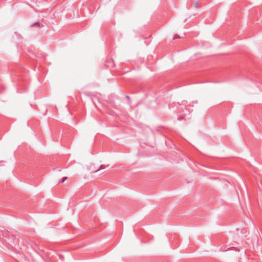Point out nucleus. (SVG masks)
<instances>
[{
	"label": "nucleus",
	"mask_w": 262,
	"mask_h": 262,
	"mask_svg": "<svg viewBox=\"0 0 262 262\" xmlns=\"http://www.w3.org/2000/svg\"><path fill=\"white\" fill-rule=\"evenodd\" d=\"M39 26H40V24L39 23H35L31 25L32 27H39Z\"/></svg>",
	"instance_id": "7ed1b4c3"
},
{
	"label": "nucleus",
	"mask_w": 262,
	"mask_h": 262,
	"mask_svg": "<svg viewBox=\"0 0 262 262\" xmlns=\"http://www.w3.org/2000/svg\"><path fill=\"white\" fill-rule=\"evenodd\" d=\"M194 7L196 8H198V2H195L194 4Z\"/></svg>",
	"instance_id": "39448f33"
},
{
	"label": "nucleus",
	"mask_w": 262,
	"mask_h": 262,
	"mask_svg": "<svg viewBox=\"0 0 262 262\" xmlns=\"http://www.w3.org/2000/svg\"><path fill=\"white\" fill-rule=\"evenodd\" d=\"M67 179V177H63L62 179V180L59 182V183H63Z\"/></svg>",
	"instance_id": "20e7f679"
},
{
	"label": "nucleus",
	"mask_w": 262,
	"mask_h": 262,
	"mask_svg": "<svg viewBox=\"0 0 262 262\" xmlns=\"http://www.w3.org/2000/svg\"><path fill=\"white\" fill-rule=\"evenodd\" d=\"M178 37H175L173 38V39H176V38H177Z\"/></svg>",
	"instance_id": "0eeeda50"
},
{
	"label": "nucleus",
	"mask_w": 262,
	"mask_h": 262,
	"mask_svg": "<svg viewBox=\"0 0 262 262\" xmlns=\"http://www.w3.org/2000/svg\"><path fill=\"white\" fill-rule=\"evenodd\" d=\"M105 167L103 165H101L100 166V168H99V169H98V170H97L94 171V173H96V172H98L99 171H100V170L104 169H105Z\"/></svg>",
	"instance_id": "f03ea898"
},
{
	"label": "nucleus",
	"mask_w": 262,
	"mask_h": 262,
	"mask_svg": "<svg viewBox=\"0 0 262 262\" xmlns=\"http://www.w3.org/2000/svg\"><path fill=\"white\" fill-rule=\"evenodd\" d=\"M187 102L186 101H183L182 102V105L186 106H187ZM190 113L189 110H188L186 107H185V110H183L182 112H179V115L178 116V119L187 120L190 118Z\"/></svg>",
	"instance_id": "f257e3e1"
},
{
	"label": "nucleus",
	"mask_w": 262,
	"mask_h": 262,
	"mask_svg": "<svg viewBox=\"0 0 262 262\" xmlns=\"http://www.w3.org/2000/svg\"><path fill=\"white\" fill-rule=\"evenodd\" d=\"M126 98L129 101L130 100V98L128 96H126Z\"/></svg>",
	"instance_id": "423d86ee"
}]
</instances>
